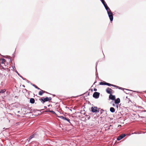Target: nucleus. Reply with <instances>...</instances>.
<instances>
[{
    "label": "nucleus",
    "mask_w": 146,
    "mask_h": 146,
    "mask_svg": "<svg viewBox=\"0 0 146 146\" xmlns=\"http://www.w3.org/2000/svg\"><path fill=\"white\" fill-rule=\"evenodd\" d=\"M100 109V108H98L96 106H92L91 108L90 111L93 113H99Z\"/></svg>",
    "instance_id": "nucleus-1"
},
{
    "label": "nucleus",
    "mask_w": 146,
    "mask_h": 146,
    "mask_svg": "<svg viewBox=\"0 0 146 146\" xmlns=\"http://www.w3.org/2000/svg\"><path fill=\"white\" fill-rule=\"evenodd\" d=\"M52 100L51 97H46L45 98L42 97L41 98H40L39 100L41 101V102L44 104L46 102L49 101L50 102V101Z\"/></svg>",
    "instance_id": "nucleus-2"
},
{
    "label": "nucleus",
    "mask_w": 146,
    "mask_h": 146,
    "mask_svg": "<svg viewBox=\"0 0 146 146\" xmlns=\"http://www.w3.org/2000/svg\"><path fill=\"white\" fill-rule=\"evenodd\" d=\"M108 15L110 20V21L112 23L113 19V14L111 11L107 13Z\"/></svg>",
    "instance_id": "nucleus-3"
},
{
    "label": "nucleus",
    "mask_w": 146,
    "mask_h": 146,
    "mask_svg": "<svg viewBox=\"0 0 146 146\" xmlns=\"http://www.w3.org/2000/svg\"><path fill=\"white\" fill-rule=\"evenodd\" d=\"M100 95V93L99 92H96L94 93L93 97L95 99H98L99 98Z\"/></svg>",
    "instance_id": "nucleus-4"
},
{
    "label": "nucleus",
    "mask_w": 146,
    "mask_h": 146,
    "mask_svg": "<svg viewBox=\"0 0 146 146\" xmlns=\"http://www.w3.org/2000/svg\"><path fill=\"white\" fill-rule=\"evenodd\" d=\"M127 135L125 134H122L117 138V141H119L125 137Z\"/></svg>",
    "instance_id": "nucleus-5"
},
{
    "label": "nucleus",
    "mask_w": 146,
    "mask_h": 146,
    "mask_svg": "<svg viewBox=\"0 0 146 146\" xmlns=\"http://www.w3.org/2000/svg\"><path fill=\"white\" fill-rule=\"evenodd\" d=\"M115 87L116 88H118L119 89L122 90H123V91L124 90H127V91H133V92H135V91H132V90H129V89H125V88H124L121 87H119V86H117L115 85Z\"/></svg>",
    "instance_id": "nucleus-6"
},
{
    "label": "nucleus",
    "mask_w": 146,
    "mask_h": 146,
    "mask_svg": "<svg viewBox=\"0 0 146 146\" xmlns=\"http://www.w3.org/2000/svg\"><path fill=\"white\" fill-rule=\"evenodd\" d=\"M113 90L111 88L108 87L106 90V92L108 94H112Z\"/></svg>",
    "instance_id": "nucleus-7"
},
{
    "label": "nucleus",
    "mask_w": 146,
    "mask_h": 146,
    "mask_svg": "<svg viewBox=\"0 0 146 146\" xmlns=\"http://www.w3.org/2000/svg\"><path fill=\"white\" fill-rule=\"evenodd\" d=\"M143 110H140L139 111H140V115H143V116H140L139 115V117H141V118H145L146 117V114H144L143 113V112H142L141 111H143Z\"/></svg>",
    "instance_id": "nucleus-8"
},
{
    "label": "nucleus",
    "mask_w": 146,
    "mask_h": 146,
    "mask_svg": "<svg viewBox=\"0 0 146 146\" xmlns=\"http://www.w3.org/2000/svg\"><path fill=\"white\" fill-rule=\"evenodd\" d=\"M109 100H114L115 98V95L111 94L109 95Z\"/></svg>",
    "instance_id": "nucleus-9"
},
{
    "label": "nucleus",
    "mask_w": 146,
    "mask_h": 146,
    "mask_svg": "<svg viewBox=\"0 0 146 146\" xmlns=\"http://www.w3.org/2000/svg\"><path fill=\"white\" fill-rule=\"evenodd\" d=\"M114 100L115 104L119 105V103H120V99L119 98H117L116 99H115Z\"/></svg>",
    "instance_id": "nucleus-10"
},
{
    "label": "nucleus",
    "mask_w": 146,
    "mask_h": 146,
    "mask_svg": "<svg viewBox=\"0 0 146 146\" xmlns=\"http://www.w3.org/2000/svg\"><path fill=\"white\" fill-rule=\"evenodd\" d=\"M40 90V91L38 93V95L40 96H42L43 93H47L49 94L47 92L45 91H43L41 89Z\"/></svg>",
    "instance_id": "nucleus-11"
},
{
    "label": "nucleus",
    "mask_w": 146,
    "mask_h": 146,
    "mask_svg": "<svg viewBox=\"0 0 146 146\" xmlns=\"http://www.w3.org/2000/svg\"><path fill=\"white\" fill-rule=\"evenodd\" d=\"M112 125L110 124L109 125H104V126L105 127V128H106V129H105V130L106 131L110 129V127Z\"/></svg>",
    "instance_id": "nucleus-12"
},
{
    "label": "nucleus",
    "mask_w": 146,
    "mask_h": 146,
    "mask_svg": "<svg viewBox=\"0 0 146 146\" xmlns=\"http://www.w3.org/2000/svg\"><path fill=\"white\" fill-rule=\"evenodd\" d=\"M35 135L34 134H33L29 136V138L27 139V141H28V142H29L30 140L33 138L35 137Z\"/></svg>",
    "instance_id": "nucleus-13"
},
{
    "label": "nucleus",
    "mask_w": 146,
    "mask_h": 146,
    "mask_svg": "<svg viewBox=\"0 0 146 146\" xmlns=\"http://www.w3.org/2000/svg\"><path fill=\"white\" fill-rule=\"evenodd\" d=\"M29 102L31 104H34L35 102V99L32 98H30L29 100Z\"/></svg>",
    "instance_id": "nucleus-14"
},
{
    "label": "nucleus",
    "mask_w": 146,
    "mask_h": 146,
    "mask_svg": "<svg viewBox=\"0 0 146 146\" xmlns=\"http://www.w3.org/2000/svg\"><path fill=\"white\" fill-rule=\"evenodd\" d=\"M2 60V61L1 62V63L2 64H4V65L5 66H6V65L5 64H4V63L5 62H6V60L4 58H2L1 59H0V60Z\"/></svg>",
    "instance_id": "nucleus-15"
},
{
    "label": "nucleus",
    "mask_w": 146,
    "mask_h": 146,
    "mask_svg": "<svg viewBox=\"0 0 146 146\" xmlns=\"http://www.w3.org/2000/svg\"><path fill=\"white\" fill-rule=\"evenodd\" d=\"M110 111L113 113L115 112V110L114 108L111 107L110 108Z\"/></svg>",
    "instance_id": "nucleus-16"
},
{
    "label": "nucleus",
    "mask_w": 146,
    "mask_h": 146,
    "mask_svg": "<svg viewBox=\"0 0 146 146\" xmlns=\"http://www.w3.org/2000/svg\"><path fill=\"white\" fill-rule=\"evenodd\" d=\"M106 85L108 86H113V87H115V85H113V84H111L109 83H107V82H106Z\"/></svg>",
    "instance_id": "nucleus-17"
},
{
    "label": "nucleus",
    "mask_w": 146,
    "mask_h": 146,
    "mask_svg": "<svg viewBox=\"0 0 146 146\" xmlns=\"http://www.w3.org/2000/svg\"><path fill=\"white\" fill-rule=\"evenodd\" d=\"M31 85H32V86H33L34 87H35V88H36V89H38V90H40V89L38 87L36 86L35 84H33L32 83H31Z\"/></svg>",
    "instance_id": "nucleus-18"
},
{
    "label": "nucleus",
    "mask_w": 146,
    "mask_h": 146,
    "mask_svg": "<svg viewBox=\"0 0 146 146\" xmlns=\"http://www.w3.org/2000/svg\"><path fill=\"white\" fill-rule=\"evenodd\" d=\"M106 82L103 81V82H100L99 83V84L101 85H106Z\"/></svg>",
    "instance_id": "nucleus-19"
},
{
    "label": "nucleus",
    "mask_w": 146,
    "mask_h": 146,
    "mask_svg": "<svg viewBox=\"0 0 146 146\" xmlns=\"http://www.w3.org/2000/svg\"><path fill=\"white\" fill-rule=\"evenodd\" d=\"M98 61L96 63V76H97V75L98 76V73H97V65H98Z\"/></svg>",
    "instance_id": "nucleus-20"
},
{
    "label": "nucleus",
    "mask_w": 146,
    "mask_h": 146,
    "mask_svg": "<svg viewBox=\"0 0 146 146\" xmlns=\"http://www.w3.org/2000/svg\"><path fill=\"white\" fill-rule=\"evenodd\" d=\"M105 9L107 11V13H108V12H110L111 11V10H110V9L109 7H108H108H106Z\"/></svg>",
    "instance_id": "nucleus-21"
},
{
    "label": "nucleus",
    "mask_w": 146,
    "mask_h": 146,
    "mask_svg": "<svg viewBox=\"0 0 146 146\" xmlns=\"http://www.w3.org/2000/svg\"><path fill=\"white\" fill-rule=\"evenodd\" d=\"M48 111L49 112H51L52 113V114H55L56 115V116L57 115V114L54 111H53V110H48Z\"/></svg>",
    "instance_id": "nucleus-22"
},
{
    "label": "nucleus",
    "mask_w": 146,
    "mask_h": 146,
    "mask_svg": "<svg viewBox=\"0 0 146 146\" xmlns=\"http://www.w3.org/2000/svg\"><path fill=\"white\" fill-rule=\"evenodd\" d=\"M6 91L5 89H4V90H0V93L3 94Z\"/></svg>",
    "instance_id": "nucleus-23"
},
{
    "label": "nucleus",
    "mask_w": 146,
    "mask_h": 146,
    "mask_svg": "<svg viewBox=\"0 0 146 146\" xmlns=\"http://www.w3.org/2000/svg\"><path fill=\"white\" fill-rule=\"evenodd\" d=\"M1 69H3L4 70H7V71L8 72L10 70V69H9L8 68H4L3 66H2V67H1Z\"/></svg>",
    "instance_id": "nucleus-24"
},
{
    "label": "nucleus",
    "mask_w": 146,
    "mask_h": 146,
    "mask_svg": "<svg viewBox=\"0 0 146 146\" xmlns=\"http://www.w3.org/2000/svg\"><path fill=\"white\" fill-rule=\"evenodd\" d=\"M87 93H88V96H89V95H90V92H86L84 93L83 94H82V95H80L79 96H82L83 94H87Z\"/></svg>",
    "instance_id": "nucleus-25"
},
{
    "label": "nucleus",
    "mask_w": 146,
    "mask_h": 146,
    "mask_svg": "<svg viewBox=\"0 0 146 146\" xmlns=\"http://www.w3.org/2000/svg\"><path fill=\"white\" fill-rule=\"evenodd\" d=\"M66 121L69 123L71 125L73 126L72 124L70 122V120L69 118H67L66 120Z\"/></svg>",
    "instance_id": "nucleus-26"
},
{
    "label": "nucleus",
    "mask_w": 146,
    "mask_h": 146,
    "mask_svg": "<svg viewBox=\"0 0 146 146\" xmlns=\"http://www.w3.org/2000/svg\"><path fill=\"white\" fill-rule=\"evenodd\" d=\"M44 110L43 109H41V110H37L36 109H35L33 110V112H35V111H41L42 110Z\"/></svg>",
    "instance_id": "nucleus-27"
},
{
    "label": "nucleus",
    "mask_w": 146,
    "mask_h": 146,
    "mask_svg": "<svg viewBox=\"0 0 146 146\" xmlns=\"http://www.w3.org/2000/svg\"><path fill=\"white\" fill-rule=\"evenodd\" d=\"M57 117H58L59 118L62 119H63L64 117L63 116H57Z\"/></svg>",
    "instance_id": "nucleus-28"
},
{
    "label": "nucleus",
    "mask_w": 146,
    "mask_h": 146,
    "mask_svg": "<svg viewBox=\"0 0 146 146\" xmlns=\"http://www.w3.org/2000/svg\"><path fill=\"white\" fill-rule=\"evenodd\" d=\"M15 71L17 75L20 77L21 75L17 71V70L15 69Z\"/></svg>",
    "instance_id": "nucleus-29"
},
{
    "label": "nucleus",
    "mask_w": 146,
    "mask_h": 146,
    "mask_svg": "<svg viewBox=\"0 0 146 146\" xmlns=\"http://www.w3.org/2000/svg\"><path fill=\"white\" fill-rule=\"evenodd\" d=\"M105 8H106V7H108V5H107V4H106V3H105L104 4H103Z\"/></svg>",
    "instance_id": "nucleus-30"
},
{
    "label": "nucleus",
    "mask_w": 146,
    "mask_h": 146,
    "mask_svg": "<svg viewBox=\"0 0 146 146\" xmlns=\"http://www.w3.org/2000/svg\"><path fill=\"white\" fill-rule=\"evenodd\" d=\"M100 1H101L103 4H104L106 3L104 0H100Z\"/></svg>",
    "instance_id": "nucleus-31"
},
{
    "label": "nucleus",
    "mask_w": 146,
    "mask_h": 146,
    "mask_svg": "<svg viewBox=\"0 0 146 146\" xmlns=\"http://www.w3.org/2000/svg\"><path fill=\"white\" fill-rule=\"evenodd\" d=\"M4 57L6 58H8V59H9L10 60V59H11V58L9 57V56H4Z\"/></svg>",
    "instance_id": "nucleus-32"
},
{
    "label": "nucleus",
    "mask_w": 146,
    "mask_h": 146,
    "mask_svg": "<svg viewBox=\"0 0 146 146\" xmlns=\"http://www.w3.org/2000/svg\"><path fill=\"white\" fill-rule=\"evenodd\" d=\"M104 111V110L103 109H101L100 111V114H102L103 113V112Z\"/></svg>",
    "instance_id": "nucleus-33"
},
{
    "label": "nucleus",
    "mask_w": 146,
    "mask_h": 146,
    "mask_svg": "<svg viewBox=\"0 0 146 146\" xmlns=\"http://www.w3.org/2000/svg\"><path fill=\"white\" fill-rule=\"evenodd\" d=\"M21 78L23 80H26V79L23 77H22L21 75L20 76Z\"/></svg>",
    "instance_id": "nucleus-34"
},
{
    "label": "nucleus",
    "mask_w": 146,
    "mask_h": 146,
    "mask_svg": "<svg viewBox=\"0 0 146 146\" xmlns=\"http://www.w3.org/2000/svg\"><path fill=\"white\" fill-rule=\"evenodd\" d=\"M12 60H13V59H10V62L11 63V64H13Z\"/></svg>",
    "instance_id": "nucleus-35"
},
{
    "label": "nucleus",
    "mask_w": 146,
    "mask_h": 146,
    "mask_svg": "<svg viewBox=\"0 0 146 146\" xmlns=\"http://www.w3.org/2000/svg\"><path fill=\"white\" fill-rule=\"evenodd\" d=\"M25 80L26 81L29 83H30L31 84V83L28 80H27L26 79V80Z\"/></svg>",
    "instance_id": "nucleus-36"
},
{
    "label": "nucleus",
    "mask_w": 146,
    "mask_h": 146,
    "mask_svg": "<svg viewBox=\"0 0 146 146\" xmlns=\"http://www.w3.org/2000/svg\"><path fill=\"white\" fill-rule=\"evenodd\" d=\"M44 112H49L48 110H45L41 112L42 113H43Z\"/></svg>",
    "instance_id": "nucleus-37"
},
{
    "label": "nucleus",
    "mask_w": 146,
    "mask_h": 146,
    "mask_svg": "<svg viewBox=\"0 0 146 146\" xmlns=\"http://www.w3.org/2000/svg\"><path fill=\"white\" fill-rule=\"evenodd\" d=\"M11 66H12V68L13 69H15H15H16L15 68V67L14 66H13L11 65Z\"/></svg>",
    "instance_id": "nucleus-38"
},
{
    "label": "nucleus",
    "mask_w": 146,
    "mask_h": 146,
    "mask_svg": "<svg viewBox=\"0 0 146 146\" xmlns=\"http://www.w3.org/2000/svg\"><path fill=\"white\" fill-rule=\"evenodd\" d=\"M67 118L64 117V118H63V120H66L67 119Z\"/></svg>",
    "instance_id": "nucleus-39"
},
{
    "label": "nucleus",
    "mask_w": 146,
    "mask_h": 146,
    "mask_svg": "<svg viewBox=\"0 0 146 146\" xmlns=\"http://www.w3.org/2000/svg\"><path fill=\"white\" fill-rule=\"evenodd\" d=\"M94 90L95 91H97V89L95 88H94Z\"/></svg>",
    "instance_id": "nucleus-40"
},
{
    "label": "nucleus",
    "mask_w": 146,
    "mask_h": 146,
    "mask_svg": "<svg viewBox=\"0 0 146 146\" xmlns=\"http://www.w3.org/2000/svg\"><path fill=\"white\" fill-rule=\"evenodd\" d=\"M140 109H144V108L142 107H141V106H140L139 107Z\"/></svg>",
    "instance_id": "nucleus-41"
},
{
    "label": "nucleus",
    "mask_w": 146,
    "mask_h": 146,
    "mask_svg": "<svg viewBox=\"0 0 146 146\" xmlns=\"http://www.w3.org/2000/svg\"><path fill=\"white\" fill-rule=\"evenodd\" d=\"M126 98H127V99H129V101H130V102H131V100H130V99H129V98H128H128H127V96H126Z\"/></svg>",
    "instance_id": "nucleus-42"
},
{
    "label": "nucleus",
    "mask_w": 146,
    "mask_h": 146,
    "mask_svg": "<svg viewBox=\"0 0 146 146\" xmlns=\"http://www.w3.org/2000/svg\"><path fill=\"white\" fill-rule=\"evenodd\" d=\"M50 106H51V107H52V105H50H50H48V107H50Z\"/></svg>",
    "instance_id": "nucleus-43"
},
{
    "label": "nucleus",
    "mask_w": 146,
    "mask_h": 146,
    "mask_svg": "<svg viewBox=\"0 0 146 146\" xmlns=\"http://www.w3.org/2000/svg\"><path fill=\"white\" fill-rule=\"evenodd\" d=\"M116 107L117 108H118L119 105L116 104Z\"/></svg>",
    "instance_id": "nucleus-44"
},
{
    "label": "nucleus",
    "mask_w": 146,
    "mask_h": 146,
    "mask_svg": "<svg viewBox=\"0 0 146 146\" xmlns=\"http://www.w3.org/2000/svg\"><path fill=\"white\" fill-rule=\"evenodd\" d=\"M44 108L46 109L47 108V107H46V106H44Z\"/></svg>",
    "instance_id": "nucleus-45"
},
{
    "label": "nucleus",
    "mask_w": 146,
    "mask_h": 146,
    "mask_svg": "<svg viewBox=\"0 0 146 146\" xmlns=\"http://www.w3.org/2000/svg\"><path fill=\"white\" fill-rule=\"evenodd\" d=\"M97 82L96 81L93 84V85H94Z\"/></svg>",
    "instance_id": "nucleus-46"
},
{
    "label": "nucleus",
    "mask_w": 146,
    "mask_h": 146,
    "mask_svg": "<svg viewBox=\"0 0 146 146\" xmlns=\"http://www.w3.org/2000/svg\"><path fill=\"white\" fill-rule=\"evenodd\" d=\"M115 104H112V105L113 106H115Z\"/></svg>",
    "instance_id": "nucleus-47"
},
{
    "label": "nucleus",
    "mask_w": 146,
    "mask_h": 146,
    "mask_svg": "<svg viewBox=\"0 0 146 146\" xmlns=\"http://www.w3.org/2000/svg\"><path fill=\"white\" fill-rule=\"evenodd\" d=\"M142 112H146V110H143L141 111Z\"/></svg>",
    "instance_id": "nucleus-48"
},
{
    "label": "nucleus",
    "mask_w": 146,
    "mask_h": 146,
    "mask_svg": "<svg viewBox=\"0 0 146 146\" xmlns=\"http://www.w3.org/2000/svg\"><path fill=\"white\" fill-rule=\"evenodd\" d=\"M22 86H23V87H24V88H25V85H22Z\"/></svg>",
    "instance_id": "nucleus-49"
},
{
    "label": "nucleus",
    "mask_w": 146,
    "mask_h": 146,
    "mask_svg": "<svg viewBox=\"0 0 146 146\" xmlns=\"http://www.w3.org/2000/svg\"><path fill=\"white\" fill-rule=\"evenodd\" d=\"M124 93H125V94H128V93H127V92H125V91H124Z\"/></svg>",
    "instance_id": "nucleus-50"
},
{
    "label": "nucleus",
    "mask_w": 146,
    "mask_h": 146,
    "mask_svg": "<svg viewBox=\"0 0 146 146\" xmlns=\"http://www.w3.org/2000/svg\"><path fill=\"white\" fill-rule=\"evenodd\" d=\"M1 67H2V66L1 65V64L0 63V68Z\"/></svg>",
    "instance_id": "nucleus-51"
},
{
    "label": "nucleus",
    "mask_w": 146,
    "mask_h": 146,
    "mask_svg": "<svg viewBox=\"0 0 146 146\" xmlns=\"http://www.w3.org/2000/svg\"><path fill=\"white\" fill-rule=\"evenodd\" d=\"M90 118V117H88V119H89Z\"/></svg>",
    "instance_id": "nucleus-52"
},
{
    "label": "nucleus",
    "mask_w": 146,
    "mask_h": 146,
    "mask_svg": "<svg viewBox=\"0 0 146 146\" xmlns=\"http://www.w3.org/2000/svg\"><path fill=\"white\" fill-rule=\"evenodd\" d=\"M66 107V108H67L69 109V107H67V106L66 107Z\"/></svg>",
    "instance_id": "nucleus-53"
},
{
    "label": "nucleus",
    "mask_w": 146,
    "mask_h": 146,
    "mask_svg": "<svg viewBox=\"0 0 146 146\" xmlns=\"http://www.w3.org/2000/svg\"><path fill=\"white\" fill-rule=\"evenodd\" d=\"M91 90L92 92H93V89H91Z\"/></svg>",
    "instance_id": "nucleus-54"
},
{
    "label": "nucleus",
    "mask_w": 146,
    "mask_h": 146,
    "mask_svg": "<svg viewBox=\"0 0 146 146\" xmlns=\"http://www.w3.org/2000/svg\"><path fill=\"white\" fill-rule=\"evenodd\" d=\"M32 112L31 111V112H29V113H32Z\"/></svg>",
    "instance_id": "nucleus-55"
},
{
    "label": "nucleus",
    "mask_w": 146,
    "mask_h": 146,
    "mask_svg": "<svg viewBox=\"0 0 146 146\" xmlns=\"http://www.w3.org/2000/svg\"><path fill=\"white\" fill-rule=\"evenodd\" d=\"M53 95V97H54V96H55V95Z\"/></svg>",
    "instance_id": "nucleus-56"
},
{
    "label": "nucleus",
    "mask_w": 146,
    "mask_h": 146,
    "mask_svg": "<svg viewBox=\"0 0 146 146\" xmlns=\"http://www.w3.org/2000/svg\"><path fill=\"white\" fill-rule=\"evenodd\" d=\"M14 54H15V52L14 53H13V55H14Z\"/></svg>",
    "instance_id": "nucleus-57"
},
{
    "label": "nucleus",
    "mask_w": 146,
    "mask_h": 146,
    "mask_svg": "<svg viewBox=\"0 0 146 146\" xmlns=\"http://www.w3.org/2000/svg\"><path fill=\"white\" fill-rule=\"evenodd\" d=\"M26 91H27V90L26 89H24Z\"/></svg>",
    "instance_id": "nucleus-58"
},
{
    "label": "nucleus",
    "mask_w": 146,
    "mask_h": 146,
    "mask_svg": "<svg viewBox=\"0 0 146 146\" xmlns=\"http://www.w3.org/2000/svg\"><path fill=\"white\" fill-rule=\"evenodd\" d=\"M8 129V128H6V129Z\"/></svg>",
    "instance_id": "nucleus-59"
},
{
    "label": "nucleus",
    "mask_w": 146,
    "mask_h": 146,
    "mask_svg": "<svg viewBox=\"0 0 146 146\" xmlns=\"http://www.w3.org/2000/svg\"><path fill=\"white\" fill-rule=\"evenodd\" d=\"M74 114H75V115H76V113H74Z\"/></svg>",
    "instance_id": "nucleus-60"
},
{
    "label": "nucleus",
    "mask_w": 146,
    "mask_h": 146,
    "mask_svg": "<svg viewBox=\"0 0 146 146\" xmlns=\"http://www.w3.org/2000/svg\"><path fill=\"white\" fill-rule=\"evenodd\" d=\"M74 114H75V115H76V113H74Z\"/></svg>",
    "instance_id": "nucleus-61"
},
{
    "label": "nucleus",
    "mask_w": 146,
    "mask_h": 146,
    "mask_svg": "<svg viewBox=\"0 0 146 146\" xmlns=\"http://www.w3.org/2000/svg\"><path fill=\"white\" fill-rule=\"evenodd\" d=\"M70 110L71 111H72V110Z\"/></svg>",
    "instance_id": "nucleus-62"
},
{
    "label": "nucleus",
    "mask_w": 146,
    "mask_h": 146,
    "mask_svg": "<svg viewBox=\"0 0 146 146\" xmlns=\"http://www.w3.org/2000/svg\"><path fill=\"white\" fill-rule=\"evenodd\" d=\"M6 70V71H7V70Z\"/></svg>",
    "instance_id": "nucleus-63"
},
{
    "label": "nucleus",
    "mask_w": 146,
    "mask_h": 146,
    "mask_svg": "<svg viewBox=\"0 0 146 146\" xmlns=\"http://www.w3.org/2000/svg\"><path fill=\"white\" fill-rule=\"evenodd\" d=\"M19 111H18V113H19Z\"/></svg>",
    "instance_id": "nucleus-64"
}]
</instances>
